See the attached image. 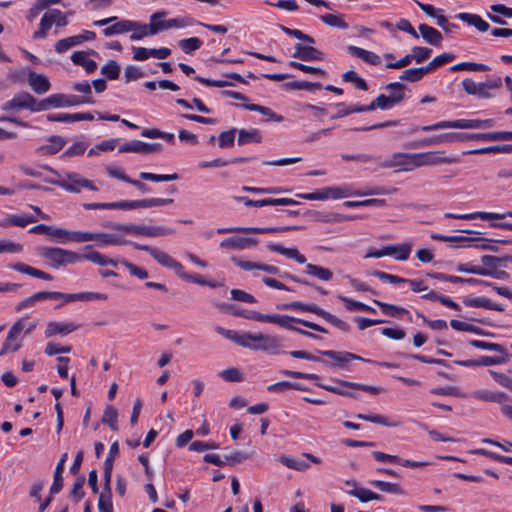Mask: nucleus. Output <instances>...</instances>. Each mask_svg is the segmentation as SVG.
<instances>
[{"instance_id": "obj_1", "label": "nucleus", "mask_w": 512, "mask_h": 512, "mask_svg": "<svg viewBox=\"0 0 512 512\" xmlns=\"http://www.w3.org/2000/svg\"><path fill=\"white\" fill-rule=\"evenodd\" d=\"M94 104L93 98H44L37 101L36 98H12L5 103L3 110L29 109L31 111H43L53 107L76 106L79 104Z\"/></svg>"}, {"instance_id": "obj_2", "label": "nucleus", "mask_w": 512, "mask_h": 512, "mask_svg": "<svg viewBox=\"0 0 512 512\" xmlns=\"http://www.w3.org/2000/svg\"><path fill=\"white\" fill-rule=\"evenodd\" d=\"M244 343L240 344L243 348L256 351H262L270 355H279L286 353L283 349L281 339L275 335L250 332H243Z\"/></svg>"}, {"instance_id": "obj_3", "label": "nucleus", "mask_w": 512, "mask_h": 512, "mask_svg": "<svg viewBox=\"0 0 512 512\" xmlns=\"http://www.w3.org/2000/svg\"><path fill=\"white\" fill-rule=\"evenodd\" d=\"M276 308L279 310H300L314 313L342 331L347 332L350 330V325L347 322L325 311L316 304H306L300 301H294L290 303L278 304Z\"/></svg>"}, {"instance_id": "obj_4", "label": "nucleus", "mask_w": 512, "mask_h": 512, "mask_svg": "<svg viewBox=\"0 0 512 512\" xmlns=\"http://www.w3.org/2000/svg\"><path fill=\"white\" fill-rule=\"evenodd\" d=\"M46 182L52 185H57L72 193H79L82 188L92 191L99 190V188L94 185L93 181L84 178L81 174L76 172H66L63 178L47 179Z\"/></svg>"}, {"instance_id": "obj_5", "label": "nucleus", "mask_w": 512, "mask_h": 512, "mask_svg": "<svg viewBox=\"0 0 512 512\" xmlns=\"http://www.w3.org/2000/svg\"><path fill=\"white\" fill-rule=\"evenodd\" d=\"M495 125L493 119H458L454 121H440L432 125L422 126V131H433L446 128L457 129H488Z\"/></svg>"}, {"instance_id": "obj_6", "label": "nucleus", "mask_w": 512, "mask_h": 512, "mask_svg": "<svg viewBox=\"0 0 512 512\" xmlns=\"http://www.w3.org/2000/svg\"><path fill=\"white\" fill-rule=\"evenodd\" d=\"M135 249L149 253L160 265L172 269L181 279L184 280L185 273L183 265L166 252L148 245H135Z\"/></svg>"}, {"instance_id": "obj_7", "label": "nucleus", "mask_w": 512, "mask_h": 512, "mask_svg": "<svg viewBox=\"0 0 512 512\" xmlns=\"http://www.w3.org/2000/svg\"><path fill=\"white\" fill-rule=\"evenodd\" d=\"M108 296L104 293L98 292H80V293H62L57 291H47V299L58 300L62 299L63 303L58 304L55 308L59 309L63 304L72 301H93V300H107Z\"/></svg>"}, {"instance_id": "obj_8", "label": "nucleus", "mask_w": 512, "mask_h": 512, "mask_svg": "<svg viewBox=\"0 0 512 512\" xmlns=\"http://www.w3.org/2000/svg\"><path fill=\"white\" fill-rule=\"evenodd\" d=\"M173 202L171 198H148L141 200H123L110 203L111 209H137L164 206Z\"/></svg>"}, {"instance_id": "obj_9", "label": "nucleus", "mask_w": 512, "mask_h": 512, "mask_svg": "<svg viewBox=\"0 0 512 512\" xmlns=\"http://www.w3.org/2000/svg\"><path fill=\"white\" fill-rule=\"evenodd\" d=\"M402 99L403 98H375V100H373L371 104L367 106H354L350 110L346 111L339 109L335 116L340 117L352 112L370 111L374 109L387 110L397 105Z\"/></svg>"}, {"instance_id": "obj_10", "label": "nucleus", "mask_w": 512, "mask_h": 512, "mask_svg": "<svg viewBox=\"0 0 512 512\" xmlns=\"http://www.w3.org/2000/svg\"><path fill=\"white\" fill-rule=\"evenodd\" d=\"M24 328V318L19 319L12 325L0 350V357L4 356L9 351H17L20 349L21 339L19 337Z\"/></svg>"}, {"instance_id": "obj_11", "label": "nucleus", "mask_w": 512, "mask_h": 512, "mask_svg": "<svg viewBox=\"0 0 512 512\" xmlns=\"http://www.w3.org/2000/svg\"><path fill=\"white\" fill-rule=\"evenodd\" d=\"M292 323L301 324L304 327H307V328L317 331V332H321V333L328 332L324 327H322L314 322H310V321L300 319V318L291 317L288 315L274 314L272 324H276L282 328L294 331L296 326H293Z\"/></svg>"}, {"instance_id": "obj_12", "label": "nucleus", "mask_w": 512, "mask_h": 512, "mask_svg": "<svg viewBox=\"0 0 512 512\" xmlns=\"http://www.w3.org/2000/svg\"><path fill=\"white\" fill-rule=\"evenodd\" d=\"M417 168L422 166H435L440 164H450L457 162V158L442 156V152L439 151H428L415 153Z\"/></svg>"}, {"instance_id": "obj_13", "label": "nucleus", "mask_w": 512, "mask_h": 512, "mask_svg": "<svg viewBox=\"0 0 512 512\" xmlns=\"http://www.w3.org/2000/svg\"><path fill=\"white\" fill-rule=\"evenodd\" d=\"M319 353L323 356H326V357L331 358V359L335 360L336 362H338L339 367H343L345 363H347L351 360L375 363V361L362 358L361 356L356 355L351 352H338V351H334V350H325V351H319ZM376 364H378V362H376ZM379 365L388 367V368L397 366L396 364L389 363V362H382V363H379Z\"/></svg>"}, {"instance_id": "obj_14", "label": "nucleus", "mask_w": 512, "mask_h": 512, "mask_svg": "<svg viewBox=\"0 0 512 512\" xmlns=\"http://www.w3.org/2000/svg\"><path fill=\"white\" fill-rule=\"evenodd\" d=\"M415 153H394L389 159L382 164L385 168L400 167L402 171H412L417 168Z\"/></svg>"}, {"instance_id": "obj_15", "label": "nucleus", "mask_w": 512, "mask_h": 512, "mask_svg": "<svg viewBox=\"0 0 512 512\" xmlns=\"http://www.w3.org/2000/svg\"><path fill=\"white\" fill-rule=\"evenodd\" d=\"M20 74L22 76H27V82L36 94H44L49 90L50 82L47 76L36 73L32 70H22Z\"/></svg>"}, {"instance_id": "obj_16", "label": "nucleus", "mask_w": 512, "mask_h": 512, "mask_svg": "<svg viewBox=\"0 0 512 512\" xmlns=\"http://www.w3.org/2000/svg\"><path fill=\"white\" fill-rule=\"evenodd\" d=\"M458 142V133L456 132H449V133H442L438 135H434L428 138H424L418 141H415L409 145L410 148H421V147H427L432 145H438L443 143H453Z\"/></svg>"}, {"instance_id": "obj_17", "label": "nucleus", "mask_w": 512, "mask_h": 512, "mask_svg": "<svg viewBox=\"0 0 512 512\" xmlns=\"http://www.w3.org/2000/svg\"><path fill=\"white\" fill-rule=\"evenodd\" d=\"M237 201L244 203L246 206L263 207V206H278V205H296L297 201L291 198H265L260 200H252L248 197H236Z\"/></svg>"}, {"instance_id": "obj_18", "label": "nucleus", "mask_w": 512, "mask_h": 512, "mask_svg": "<svg viewBox=\"0 0 512 512\" xmlns=\"http://www.w3.org/2000/svg\"><path fill=\"white\" fill-rule=\"evenodd\" d=\"M292 56L303 61H321L324 59L325 55L321 50L311 45L297 43L294 46V53Z\"/></svg>"}, {"instance_id": "obj_19", "label": "nucleus", "mask_w": 512, "mask_h": 512, "mask_svg": "<svg viewBox=\"0 0 512 512\" xmlns=\"http://www.w3.org/2000/svg\"><path fill=\"white\" fill-rule=\"evenodd\" d=\"M446 218L451 219H465V220H472V219H481V220H500L504 219L506 217L512 218V211H507L504 213H492V212H474L470 214H453V213H446Z\"/></svg>"}, {"instance_id": "obj_20", "label": "nucleus", "mask_w": 512, "mask_h": 512, "mask_svg": "<svg viewBox=\"0 0 512 512\" xmlns=\"http://www.w3.org/2000/svg\"><path fill=\"white\" fill-rule=\"evenodd\" d=\"M258 240L251 237H229L221 241L222 248H229L234 250H244L256 246Z\"/></svg>"}, {"instance_id": "obj_21", "label": "nucleus", "mask_w": 512, "mask_h": 512, "mask_svg": "<svg viewBox=\"0 0 512 512\" xmlns=\"http://www.w3.org/2000/svg\"><path fill=\"white\" fill-rule=\"evenodd\" d=\"M231 260L235 263L236 266H238L239 268H241L245 271H251L253 269H257V270L264 271L268 274H273V275L280 274L279 268L274 265L256 263V262H252V261H245V260H241L237 257H232Z\"/></svg>"}, {"instance_id": "obj_22", "label": "nucleus", "mask_w": 512, "mask_h": 512, "mask_svg": "<svg viewBox=\"0 0 512 512\" xmlns=\"http://www.w3.org/2000/svg\"><path fill=\"white\" fill-rule=\"evenodd\" d=\"M94 241L99 246H106V245H131L135 248V245H140L139 243L129 241L124 239L121 236L108 234V233H95V239Z\"/></svg>"}, {"instance_id": "obj_23", "label": "nucleus", "mask_w": 512, "mask_h": 512, "mask_svg": "<svg viewBox=\"0 0 512 512\" xmlns=\"http://www.w3.org/2000/svg\"><path fill=\"white\" fill-rule=\"evenodd\" d=\"M92 252H93L92 245H86L83 248V253H77V252H74L71 250L64 249L63 266H66L68 264H74V263L80 262L82 260H87V261L91 262Z\"/></svg>"}, {"instance_id": "obj_24", "label": "nucleus", "mask_w": 512, "mask_h": 512, "mask_svg": "<svg viewBox=\"0 0 512 512\" xmlns=\"http://www.w3.org/2000/svg\"><path fill=\"white\" fill-rule=\"evenodd\" d=\"M42 257L49 260L53 268L63 266L64 249L59 247H42L39 250Z\"/></svg>"}, {"instance_id": "obj_25", "label": "nucleus", "mask_w": 512, "mask_h": 512, "mask_svg": "<svg viewBox=\"0 0 512 512\" xmlns=\"http://www.w3.org/2000/svg\"><path fill=\"white\" fill-rule=\"evenodd\" d=\"M56 9L46 12L40 20L39 28L34 32V39H44L47 36L49 29L53 24H56L57 17L55 16Z\"/></svg>"}, {"instance_id": "obj_26", "label": "nucleus", "mask_w": 512, "mask_h": 512, "mask_svg": "<svg viewBox=\"0 0 512 512\" xmlns=\"http://www.w3.org/2000/svg\"><path fill=\"white\" fill-rule=\"evenodd\" d=\"M78 329V325L74 323H59V322H49L45 329V336L50 338L54 335L61 334L67 335Z\"/></svg>"}, {"instance_id": "obj_27", "label": "nucleus", "mask_w": 512, "mask_h": 512, "mask_svg": "<svg viewBox=\"0 0 512 512\" xmlns=\"http://www.w3.org/2000/svg\"><path fill=\"white\" fill-rule=\"evenodd\" d=\"M267 248L272 251L286 256L287 258L294 259L300 264L306 262L304 255L300 254L297 248H286L280 244L268 243Z\"/></svg>"}, {"instance_id": "obj_28", "label": "nucleus", "mask_w": 512, "mask_h": 512, "mask_svg": "<svg viewBox=\"0 0 512 512\" xmlns=\"http://www.w3.org/2000/svg\"><path fill=\"white\" fill-rule=\"evenodd\" d=\"M135 29H136V22L135 21L120 20V21L114 23L113 25L106 27L103 30V34L106 37H110L112 35H118V34L127 33V32H130L132 30H135Z\"/></svg>"}, {"instance_id": "obj_29", "label": "nucleus", "mask_w": 512, "mask_h": 512, "mask_svg": "<svg viewBox=\"0 0 512 512\" xmlns=\"http://www.w3.org/2000/svg\"><path fill=\"white\" fill-rule=\"evenodd\" d=\"M419 33L422 38L430 45L439 46L442 43V34L435 28L427 25L420 24L418 27Z\"/></svg>"}, {"instance_id": "obj_30", "label": "nucleus", "mask_w": 512, "mask_h": 512, "mask_svg": "<svg viewBox=\"0 0 512 512\" xmlns=\"http://www.w3.org/2000/svg\"><path fill=\"white\" fill-rule=\"evenodd\" d=\"M67 459V453H64L59 462L56 465L55 472H54V480L53 484L50 487V494H57L59 493L63 488V471H64V463Z\"/></svg>"}, {"instance_id": "obj_31", "label": "nucleus", "mask_w": 512, "mask_h": 512, "mask_svg": "<svg viewBox=\"0 0 512 512\" xmlns=\"http://www.w3.org/2000/svg\"><path fill=\"white\" fill-rule=\"evenodd\" d=\"M74 64L82 66L88 73H93L97 69V63L87 57L84 51H75L71 55Z\"/></svg>"}, {"instance_id": "obj_32", "label": "nucleus", "mask_w": 512, "mask_h": 512, "mask_svg": "<svg viewBox=\"0 0 512 512\" xmlns=\"http://www.w3.org/2000/svg\"><path fill=\"white\" fill-rule=\"evenodd\" d=\"M386 247V256H393L396 260L405 261L409 258L411 253V245L410 244H400V245H387Z\"/></svg>"}, {"instance_id": "obj_33", "label": "nucleus", "mask_w": 512, "mask_h": 512, "mask_svg": "<svg viewBox=\"0 0 512 512\" xmlns=\"http://www.w3.org/2000/svg\"><path fill=\"white\" fill-rule=\"evenodd\" d=\"M456 17L469 25H473L481 32H486L490 28L489 24L476 14L462 12Z\"/></svg>"}, {"instance_id": "obj_34", "label": "nucleus", "mask_w": 512, "mask_h": 512, "mask_svg": "<svg viewBox=\"0 0 512 512\" xmlns=\"http://www.w3.org/2000/svg\"><path fill=\"white\" fill-rule=\"evenodd\" d=\"M238 132L237 142L239 145H245L248 143H261L262 134L258 129H240Z\"/></svg>"}, {"instance_id": "obj_35", "label": "nucleus", "mask_w": 512, "mask_h": 512, "mask_svg": "<svg viewBox=\"0 0 512 512\" xmlns=\"http://www.w3.org/2000/svg\"><path fill=\"white\" fill-rule=\"evenodd\" d=\"M348 51L351 55L360 58L369 64L377 65L380 63V57L378 55L363 48L348 46Z\"/></svg>"}, {"instance_id": "obj_36", "label": "nucleus", "mask_w": 512, "mask_h": 512, "mask_svg": "<svg viewBox=\"0 0 512 512\" xmlns=\"http://www.w3.org/2000/svg\"><path fill=\"white\" fill-rule=\"evenodd\" d=\"M106 226L112 228L113 230L125 232L127 234H133V235H137V236H145V225H143V224L109 223Z\"/></svg>"}, {"instance_id": "obj_37", "label": "nucleus", "mask_w": 512, "mask_h": 512, "mask_svg": "<svg viewBox=\"0 0 512 512\" xmlns=\"http://www.w3.org/2000/svg\"><path fill=\"white\" fill-rule=\"evenodd\" d=\"M373 303L376 304L385 315L390 316V317L398 318L402 315L409 314V311L407 309L400 307V306L381 302L376 299L373 300Z\"/></svg>"}, {"instance_id": "obj_38", "label": "nucleus", "mask_w": 512, "mask_h": 512, "mask_svg": "<svg viewBox=\"0 0 512 512\" xmlns=\"http://www.w3.org/2000/svg\"><path fill=\"white\" fill-rule=\"evenodd\" d=\"M348 493L354 497H356L357 499H359L360 502L362 503H365V502H368V501H382L383 500V496L378 494V493H375L371 490H368V489H365V488H354L350 491H348Z\"/></svg>"}, {"instance_id": "obj_39", "label": "nucleus", "mask_w": 512, "mask_h": 512, "mask_svg": "<svg viewBox=\"0 0 512 512\" xmlns=\"http://www.w3.org/2000/svg\"><path fill=\"white\" fill-rule=\"evenodd\" d=\"M50 144L41 146L38 151L41 155H53L59 152L65 145V140L61 136L50 137Z\"/></svg>"}, {"instance_id": "obj_40", "label": "nucleus", "mask_w": 512, "mask_h": 512, "mask_svg": "<svg viewBox=\"0 0 512 512\" xmlns=\"http://www.w3.org/2000/svg\"><path fill=\"white\" fill-rule=\"evenodd\" d=\"M342 80L351 83L357 90L367 91L368 85L354 70H347L342 74Z\"/></svg>"}, {"instance_id": "obj_41", "label": "nucleus", "mask_w": 512, "mask_h": 512, "mask_svg": "<svg viewBox=\"0 0 512 512\" xmlns=\"http://www.w3.org/2000/svg\"><path fill=\"white\" fill-rule=\"evenodd\" d=\"M285 86L291 90H304L309 93H315L322 88L320 83L300 80L288 82Z\"/></svg>"}, {"instance_id": "obj_42", "label": "nucleus", "mask_w": 512, "mask_h": 512, "mask_svg": "<svg viewBox=\"0 0 512 512\" xmlns=\"http://www.w3.org/2000/svg\"><path fill=\"white\" fill-rule=\"evenodd\" d=\"M306 273L323 281H329L333 277V273L328 268L311 263L306 265Z\"/></svg>"}, {"instance_id": "obj_43", "label": "nucleus", "mask_w": 512, "mask_h": 512, "mask_svg": "<svg viewBox=\"0 0 512 512\" xmlns=\"http://www.w3.org/2000/svg\"><path fill=\"white\" fill-rule=\"evenodd\" d=\"M370 484L382 492H387V493L397 494V495L405 494V491L397 483H390V482H385V481H380V480H374V481H371Z\"/></svg>"}, {"instance_id": "obj_44", "label": "nucleus", "mask_w": 512, "mask_h": 512, "mask_svg": "<svg viewBox=\"0 0 512 512\" xmlns=\"http://www.w3.org/2000/svg\"><path fill=\"white\" fill-rule=\"evenodd\" d=\"M339 299L344 302L345 304V307L347 310L349 311H365V312H370V313H374L375 312V309L369 305H366L362 302H359V301H356V300H353V299H350L348 297H345V296H339Z\"/></svg>"}, {"instance_id": "obj_45", "label": "nucleus", "mask_w": 512, "mask_h": 512, "mask_svg": "<svg viewBox=\"0 0 512 512\" xmlns=\"http://www.w3.org/2000/svg\"><path fill=\"white\" fill-rule=\"evenodd\" d=\"M141 180L152 182H168L179 178L178 174H154L150 172H141L139 175Z\"/></svg>"}, {"instance_id": "obj_46", "label": "nucleus", "mask_w": 512, "mask_h": 512, "mask_svg": "<svg viewBox=\"0 0 512 512\" xmlns=\"http://www.w3.org/2000/svg\"><path fill=\"white\" fill-rule=\"evenodd\" d=\"M334 381L344 387L362 390V391H365V392H368L371 394H379L382 391L381 387L359 384V383L350 382V381L341 380V379H336Z\"/></svg>"}, {"instance_id": "obj_47", "label": "nucleus", "mask_w": 512, "mask_h": 512, "mask_svg": "<svg viewBox=\"0 0 512 512\" xmlns=\"http://www.w3.org/2000/svg\"><path fill=\"white\" fill-rule=\"evenodd\" d=\"M147 143L142 142L140 140H132L130 142H126L119 147L120 153L125 152H133L139 154H146Z\"/></svg>"}, {"instance_id": "obj_48", "label": "nucleus", "mask_w": 512, "mask_h": 512, "mask_svg": "<svg viewBox=\"0 0 512 512\" xmlns=\"http://www.w3.org/2000/svg\"><path fill=\"white\" fill-rule=\"evenodd\" d=\"M427 74L425 67H413L405 69L400 75L401 80H407L410 82H415L423 78L424 75Z\"/></svg>"}, {"instance_id": "obj_49", "label": "nucleus", "mask_w": 512, "mask_h": 512, "mask_svg": "<svg viewBox=\"0 0 512 512\" xmlns=\"http://www.w3.org/2000/svg\"><path fill=\"white\" fill-rule=\"evenodd\" d=\"M166 15V12L161 11L154 13L150 17V33L155 35L160 31L166 30V20H160Z\"/></svg>"}, {"instance_id": "obj_50", "label": "nucleus", "mask_w": 512, "mask_h": 512, "mask_svg": "<svg viewBox=\"0 0 512 512\" xmlns=\"http://www.w3.org/2000/svg\"><path fill=\"white\" fill-rule=\"evenodd\" d=\"M280 462L290 469L304 471L309 468V464L302 459L292 458L286 455L280 457Z\"/></svg>"}, {"instance_id": "obj_51", "label": "nucleus", "mask_w": 512, "mask_h": 512, "mask_svg": "<svg viewBox=\"0 0 512 512\" xmlns=\"http://www.w3.org/2000/svg\"><path fill=\"white\" fill-rule=\"evenodd\" d=\"M141 135L146 138H162L171 144H174V142H175V137H174L173 133L163 132L156 128H152V129L146 128L141 132Z\"/></svg>"}, {"instance_id": "obj_52", "label": "nucleus", "mask_w": 512, "mask_h": 512, "mask_svg": "<svg viewBox=\"0 0 512 512\" xmlns=\"http://www.w3.org/2000/svg\"><path fill=\"white\" fill-rule=\"evenodd\" d=\"M470 153L472 154H491V153H512V144L493 145L478 148Z\"/></svg>"}, {"instance_id": "obj_53", "label": "nucleus", "mask_w": 512, "mask_h": 512, "mask_svg": "<svg viewBox=\"0 0 512 512\" xmlns=\"http://www.w3.org/2000/svg\"><path fill=\"white\" fill-rule=\"evenodd\" d=\"M47 300V291H41L33 294L32 296L22 300L16 305V311L20 312L23 309L34 305L37 301Z\"/></svg>"}, {"instance_id": "obj_54", "label": "nucleus", "mask_w": 512, "mask_h": 512, "mask_svg": "<svg viewBox=\"0 0 512 512\" xmlns=\"http://www.w3.org/2000/svg\"><path fill=\"white\" fill-rule=\"evenodd\" d=\"M451 71H462V70H468V71H480L484 72L488 70V66L481 63H474V62H459L450 67Z\"/></svg>"}, {"instance_id": "obj_55", "label": "nucleus", "mask_w": 512, "mask_h": 512, "mask_svg": "<svg viewBox=\"0 0 512 512\" xmlns=\"http://www.w3.org/2000/svg\"><path fill=\"white\" fill-rule=\"evenodd\" d=\"M455 58V55L454 54H451V53H443V54H440L438 56H436L435 58H433L425 67L427 73H429L430 71L436 69L437 67H440L446 63H449L450 61H452L453 59Z\"/></svg>"}, {"instance_id": "obj_56", "label": "nucleus", "mask_w": 512, "mask_h": 512, "mask_svg": "<svg viewBox=\"0 0 512 512\" xmlns=\"http://www.w3.org/2000/svg\"><path fill=\"white\" fill-rule=\"evenodd\" d=\"M175 234V230L164 226H146L145 225V236L146 237H161Z\"/></svg>"}, {"instance_id": "obj_57", "label": "nucleus", "mask_w": 512, "mask_h": 512, "mask_svg": "<svg viewBox=\"0 0 512 512\" xmlns=\"http://www.w3.org/2000/svg\"><path fill=\"white\" fill-rule=\"evenodd\" d=\"M101 74L110 80H115L119 77L120 66L116 61L109 60L104 66H102Z\"/></svg>"}, {"instance_id": "obj_58", "label": "nucleus", "mask_w": 512, "mask_h": 512, "mask_svg": "<svg viewBox=\"0 0 512 512\" xmlns=\"http://www.w3.org/2000/svg\"><path fill=\"white\" fill-rule=\"evenodd\" d=\"M117 416V410L113 406H107L104 410L102 422L108 424L112 430L117 431Z\"/></svg>"}, {"instance_id": "obj_59", "label": "nucleus", "mask_w": 512, "mask_h": 512, "mask_svg": "<svg viewBox=\"0 0 512 512\" xmlns=\"http://www.w3.org/2000/svg\"><path fill=\"white\" fill-rule=\"evenodd\" d=\"M286 389L304 390L301 384L289 381H280L267 387L269 392H283Z\"/></svg>"}, {"instance_id": "obj_60", "label": "nucleus", "mask_w": 512, "mask_h": 512, "mask_svg": "<svg viewBox=\"0 0 512 512\" xmlns=\"http://www.w3.org/2000/svg\"><path fill=\"white\" fill-rule=\"evenodd\" d=\"M469 344L473 347L483 349V350L496 351L501 354L506 353L504 346H502L501 344H498V343L485 342V341H481V340H471L469 342Z\"/></svg>"}, {"instance_id": "obj_61", "label": "nucleus", "mask_w": 512, "mask_h": 512, "mask_svg": "<svg viewBox=\"0 0 512 512\" xmlns=\"http://www.w3.org/2000/svg\"><path fill=\"white\" fill-rule=\"evenodd\" d=\"M320 19L328 26L331 27H339L342 29H347L348 24L343 20L341 15L335 14H325L320 17Z\"/></svg>"}, {"instance_id": "obj_62", "label": "nucleus", "mask_w": 512, "mask_h": 512, "mask_svg": "<svg viewBox=\"0 0 512 512\" xmlns=\"http://www.w3.org/2000/svg\"><path fill=\"white\" fill-rule=\"evenodd\" d=\"M79 44H80L79 38H77V36L75 35V36H71V37H67V38L58 40L55 43V50L58 53H63L65 51L69 50L70 48L77 46Z\"/></svg>"}, {"instance_id": "obj_63", "label": "nucleus", "mask_w": 512, "mask_h": 512, "mask_svg": "<svg viewBox=\"0 0 512 512\" xmlns=\"http://www.w3.org/2000/svg\"><path fill=\"white\" fill-rule=\"evenodd\" d=\"M236 132H237L236 129H230V130L220 133V135L218 137L219 147L220 148L232 147L234 145Z\"/></svg>"}, {"instance_id": "obj_64", "label": "nucleus", "mask_w": 512, "mask_h": 512, "mask_svg": "<svg viewBox=\"0 0 512 512\" xmlns=\"http://www.w3.org/2000/svg\"><path fill=\"white\" fill-rule=\"evenodd\" d=\"M179 45L185 53H191L201 47L202 41L199 38L191 37L180 40Z\"/></svg>"}]
</instances>
